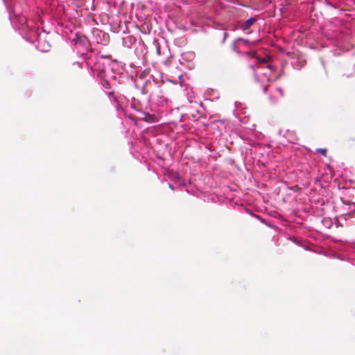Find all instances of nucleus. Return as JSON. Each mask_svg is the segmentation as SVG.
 Returning a JSON list of instances; mask_svg holds the SVG:
<instances>
[{
  "label": "nucleus",
  "instance_id": "obj_1",
  "mask_svg": "<svg viewBox=\"0 0 355 355\" xmlns=\"http://www.w3.org/2000/svg\"><path fill=\"white\" fill-rule=\"evenodd\" d=\"M254 44V42H250L248 40L239 37L234 41L232 44V49L240 56L247 60H252L253 64L268 62L270 60L269 56H264L263 58H261L254 51H245V49H251Z\"/></svg>",
  "mask_w": 355,
  "mask_h": 355
},
{
  "label": "nucleus",
  "instance_id": "obj_2",
  "mask_svg": "<svg viewBox=\"0 0 355 355\" xmlns=\"http://www.w3.org/2000/svg\"><path fill=\"white\" fill-rule=\"evenodd\" d=\"M118 63L116 59H112L110 55H101L96 58L89 56L87 53H82L73 64H78L79 67H92L93 65H111Z\"/></svg>",
  "mask_w": 355,
  "mask_h": 355
},
{
  "label": "nucleus",
  "instance_id": "obj_3",
  "mask_svg": "<svg viewBox=\"0 0 355 355\" xmlns=\"http://www.w3.org/2000/svg\"><path fill=\"white\" fill-rule=\"evenodd\" d=\"M16 18V20L19 24V29L21 30L22 31H28V30L30 29V31L33 33L35 31V28L33 27L32 24H30V22L28 21L26 17L24 15H19L15 14V11H13V17H12L10 15V19L11 21H14Z\"/></svg>",
  "mask_w": 355,
  "mask_h": 355
},
{
  "label": "nucleus",
  "instance_id": "obj_4",
  "mask_svg": "<svg viewBox=\"0 0 355 355\" xmlns=\"http://www.w3.org/2000/svg\"><path fill=\"white\" fill-rule=\"evenodd\" d=\"M31 36H36L37 44L36 45V48L42 52H47L50 50L51 44L45 38L43 40L42 36L38 33H36V31L34 33H30Z\"/></svg>",
  "mask_w": 355,
  "mask_h": 355
},
{
  "label": "nucleus",
  "instance_id": "obj_5",
  "mask_svg": "<svg viewBox=\"0 0 355 355\" xmlns=\"http://www.w3.org/2000/svg\"><path fill=\"white\" fill-rule=\"evenodd\" d=\"M257 21V19L254 17H250L247 19L244 22L242 23L241 27L243 31H247L252 25H253Z\"/></svg>",
  "mask_w": 355,
  "mask_h": 355
},
{
  "label": "nucleus",
  "instance_id": "obj_6",
  "mask_svg": "<svg viewBox=\"0 0 355 355\" xmlns=\"http://www.w3.org/2000/svg\"><path fill=\"white\" fill-rule=\"evenodd\" d=\"M144 116L141 118L144 121L147 123H154L156 121V116L149 113H143Z\"/></svg>",
  "mask_w": 355,
  "mask_h": 355
},
{
  "label": "nucleus",
  "instance_id": "obj_7",
  "mask_svg": "<svg viewBox=\"0 0 355 355\" xmlns=\"http://www.w3.org/2000/svg\"><path fill=\"white\" fill-rule=\"evenodd\" d=\"M135 76H137V74L139 73V78L140 79H144L150 73V69L149 68H146L144 71H138L137 70H135Z\"/></svg>",
  "mask_w": 355,
  "mask_h": 355
},
{
  "label": "nucleus",
  "instance_id": "obj_8",
  "mask_svg": "<svg viewBox=\"0 0 355 355\" xmlns=\"http://www.w3.org/2000/svg\"><path fill=\"white\" fill-rule=\"evenodd\" d=\"M317 151L324 156H327V150L326 148H319Z\"/></svg>",
  "mask_w": 355,
  "mask_h": 355
},
{
  "label": "nucleus",
  "instance_id": "obj_9",
  "mask_svg": "<svg viewBox=\"0 0 355 355\" xmlns=\"http://www.w3.org/2000/svg\"><path fill=\"white\" fill-rule=\"evenodd\" d=\"M157 53L160 54V48L159 46H157Z\"/></svg>",
  "mask_w": 355,
  "mask_h": 355
},
{
  "label": "nucleus",
  "instance_id": "obj_10",
  "mask_svg": "<svg viewBox=\"0 0 355 355\" xmlns=\"http://www.w3.org/2000/svg\"><path fill=\"white\" fill-rule=\"evenodd\" d=\"M188 55H189V57H193V55L192 53H189V54H188Z\"/></svg>",
  "mask_w": 355,
  "mask_h": 355
},
{
  "label": "nucleus",
  "instance_id": "obj_11",
  "mask_svg": "<svg viewBox=\"0 0 355 355\" xmlns=\"http://www.w3.org/2000/svg\"><path fill=\"white\" fill-rule=\"evenodd\" d=\"M350 205H351L352 206H353V207H354V208L355 207V205H354V203H352V204H350Z\"/></svg>",
  "mask_w": 355,
  "mask_h": 355
}]
</instances>
